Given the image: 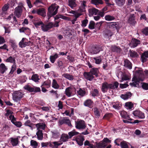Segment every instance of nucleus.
<instances>
[{"label":"nucleus","mask_w":148,"mask_h":148,"mask_svg":"<svg viewBox=\"0 0 148 148\" xmlns=\"http://www.w3.org/2000/svg\"><path fill=\"white\" fill-rule=\"evenodd\" d=\"M136 71L134 74V77L132 79V83L130 84L132 86L136 87L138 85L140 81H143L145 77V75L148 77V71L146 70L143 72L140 68H135Z\"/></svg>","instance_id":"obj_1"},{"label":"nucleus","mask_w":148,"mask_h":148,"mask_svg":"<svg viewBox=\"0 0 148 148\" xmlns=\"http://www.w3.org/2000/svg\"><path fill=\"white\" fill-rule=\"evenodd\" d=\"M59 7L58 5H56L55 4H53L48 8V12L47 13L48 19L57 13Z\"/></svg>","instance_id":"obj_2"},{"label":"nucleus","mask_w":148,"mask_h":148,"mask_svg":"<svg viewBox=\"0 0 148 148\" xmlns=\"http://www.w3.org/2000/svg\"><path fill=\"white\" fill-rule=\"evenodd\" d=\"M24 8L23 4L20 3L19 5L16 7L15 9L14 15L17 17H19L21 15L23 11V8Z\"/></svg>","instance_id":"obj_3"},{"label":"nucleus","mask_w":148,"mask_h":148,"mask_svg":"<svg viewBox=\"0 0 148 148\" xmlns=\"http://www.w3.org/2000/svg\"><path fill=\"white\" fill-rule=\"evenodd\" d=\"M75 92V89L73 86H71L66 88L65 94L68 97L73 95Z\"/></svg>","instance_id":"obj_4"},{"label":"nucleus","mask_w":148,"mask_h":148,"mask_svg":"<svg viewBox=\"0 0 148 148\" xmlns=\"http://www.w3.org/2000/svg\"><path fill=\"white\" fill-rule=\"evenodd\" d=\"M23 94L20 91H16L14 93L13 98L14 101H17L23 97Z\"/></svg>","instance_id":"obj_5"},{"label":"nucleus","mask_w":148,"mask_h":148,"mask_svg":"<svg viewBox=\"0 0 148 148\" xmlns=\"http://www.w3.org/2000/svg\"><path fill=\"white\" fill-rule=\"evenodd\" d=\"M114 88V86L112 84H108L105 82L102 84L101 90L103 92H107L108 89H113Z\"/></svg>","instance_id":"obj_6"},{"label":"nucleus","mask_w":148,"mask_h":148,"mask_svg":"<svg viewBox=\"0 0 148 148\" xmlns=\"http://www.w3.org/2000/svg\"><path fill=\"white\" fill-rule=\"evenodd\" d=\"M101 49L98 46L92 47L89 50V52L92 54H97L100 51Z\"/></svg>","instance_id":"obj_7"},{"label":"nucleus","mask_w":148,"mask_h":148,"mask_svg":"<svg viewBox=\"0 0 148 148\" xmlns=\"http://www.w3.org/2000/svg\"><path fill=\"white\" fill-rule=\"evenodd\" d=\"M75 127L77 129H84L86 126L84 121L82 120L77 121L75 123Z\"/></svg>","instance_id":"obj_8"},{"label":"nucleus","mask_w":148,"mask_h":148,"mask_svg":"<svg viewBox=\"0 0 148 148\" xmlns=\"http://www.w3.org/2000/svg\"><path fill=\"white\" fill-rule=\"evenodd\" d=\"M59 18H61L68 21H70L71 20L70 18L62 15L58 14L54 17V19L55 20V23L58 24L60 22V21L59 20L56 21V20H57Z\"/></svg>","instance_id":"obj_9"},{"label":"nucleus","mask_w":148,"mask_h":148,"mask_svg":"<svg viewBox=\"0 0 148 148\" xmlns=\"http://www.w3.org/2000/svg\"><path fill=\"white\" fill-rule=\"evenodd\" d=\"M42 26V30L44 32H46L53 27L52 22H49L46 25L43 24Z\"/></svg>","instance_id":"obj_10"},{"label":"nucleus","mask_w":148,"mask_h":148,"mask_svg":"<svg viewBox=\"0 0 148 148\" xmlns=\"http://www.w3.org/2000/svg\"><path fill=\"white\" fill-rule=\"evenodd\" d=\"M86 2L85 1H82L81 5L77 10L78 12L79 13H82V15L83 14V13L86 11L85 7L86 6Z\"/></svg>","instance_id":"obj_11"},{"label":"nucleus","mask_w":148,"mask_h":148,"mask_svg":"<svg viewBox=\"0 0 148 148\" xmlns=\"http://www.w3.org/2000/svg\"><path fill=\"white\" fill-rule=\"evenodd\" d=\"M133 115L140 119H144L145 117V115L144 113L139 110H136L133 112Z\"/></svg>","instance_id":"obj_12"},{"label":"nucleus","mask_w":148,"mask_h":148,"mask_svg":"<svg viewBox=\"0 0 148 148\" xmlns=\"http://www.w3.org/2000/svg\"><path fill=\"white\" fill-rule=\"evenodd\" d=\"M140 42L139 40L136 39H132L129 45L131 47L134 48L140 44Z\"/></svg>","instance_id":"obj_13"},{"label":"nucleus","mask_w":148,"mask_h":148,"mask_svg":"<svg viewBox=\"0 0 148 148\" xmlns=\"http://www.w3.org/2000/svg\"><path fill=\"white\" fill-rule=\"evenodd\" d=\"M62 144V142L60 140L58 141H54L50 143L49 146L52 148H58L59 146Z\"/></svg>","instance_id":"obj_14"},{"label":"nucleus","mask_w":148,"mask_h":148,"mask_svg":"<svg viewBox=\"0 0 148 148\" xmlns=\"http://www.w3.org/2000/svg\"><path fill=\"white\" fill-rule=\"evenodd\" d=\"M13 112L10 110H6V113L5 114V115L7 117L8 119L12 121V120L14 119L15 117L14 115H12Z\"/></svg>","instance_id":"obj_15"},{"label":"nucleus","mask_w":148,"mask_h":148,"mask_svg":"<svg viewBox=\"0 0 148 148\" xmlns=\"http://www.w3.org/2000/svg\"><path fill=\"white\" fill-rule=\"evenodd\" d=\"M120 115L123 118L127 119L128 120L132 121V119L130 118L127 114V112L124 110L120 112Z\"/></svg>","instance_id":"obj_16"},{"label":"nucleus","mask_w":148,"mask_h":148,"mask_svg":"<svg viewBox=\"0 0 148 148\" xmlns=\"http://www.w3.org/2000/svg\"><path fill=\"white\" fill-rule=\"evenodd\" d=\"M98 12V10L96 9L95 8H92L88 9V12L89 13V16H91L94 14L96 15L97 14Z\"/></svg>","instance_id":"obj_17"},{"label":"nucleus","mask_w":148,"mask_h":148,"mask_svg":"<svg viewBox=\"0 0 148 148\" xmlns=\"http://www.w3.org/2000/svg\"><path fill=\"white\" fill-rule=\"evenodd\" d=\"M128 22L130 24L133 25L135 24L136 22L134 20V14H131L128 20Z\"/></svg>","instance_id":"obj_18"},{"label":"nucleus","mask_w":148,"mask_h":148,"mask_svg":"<svg viewBox=\"0 0 148 148\" xmlns=\"http://www.w3.org/2000/svg\"><path fill=\"white\" fill-rule=\"evenodd\" d=\"M28 41L27 39L25 38H23L22 40L19 42V45L22 48L28 45Z\"/></svg>","instance_id":"obj_19"},{"label":"nucleus","mask_w":148,"mask_h":148,"mask_svg":"<svg viewBox=\"0 0 148 148\" xmlns=\"http://www.w3.org/2000/svg\"><path fill=\"white\" fill-rule=\"evenodd\" d=\"M84 140L83 137L80 135L76 138V141L77 143L79 145L82 146L83 144V141Z\"/></svg>","instance_id":"obj_20"},{"label":"nucleus","mask_w":148,"mask_h":148,"mask_svg":"<svg viewBox=\"0 0 148 148\" xmlns=\"http://www.w3.org/2000/svg\"><path fill=\"white\" fill-rule=\"evenodd\" d=\"M37 14L45 17L46 16L45 10L43 8L38 9Z\"/></svg>","instance_id":"obj_21"},{"label":"nucleus","mask_w":148,"mask_h":148,"mask_svg":"<svg viewBox=\"0 0 148 148\" xmlns=\"http://www.w3.org/2000/svg\"><path fill=\"white\" fill-rule=\"evenodd\" d=\"M84 76L86 79L90 81L92 80L94 78L93 75L90 72L85 73Z\"/></svg>","instance_id":"obj_22"},{"label":"nucleus","mask_w":148,"mask_h":148,"mask_svg":"<svg viewBox=\"0 0 148 148\" xmlns=\"http://www.w3.org/2000/svg\"><path fill=\"white\" fill-rule=\"evenodd\" d=\"M70 138L69 136L66 134H62L60 140L62 142V143L63 142L67 141L68 139Z\"/></svg>","instance_id":"obj_23"},{"label":"nucleus","mask_w":148,"mask_h":148,"mask_svg":"<svg viewBox=\"0 0 148 148\" xmlns=\"http://www.w3.org/2000/svg\"><path fill=\"white\" fill-rule=\"evenodd\" d=\"M5 19L7 20L10 21L11 22L13 23L16 21V19L15 16H14L13 14H10L7 18H6Z\"/></svg>","instance_id":"obj_24"},{"label":"nucleus","mask_w":148,"mask_h":148,"mask_svg":"<svg viewBox=\"0 0 148 148\" xmlns=\"http://www.w3.org/2000/svg\"><path fill=\"white\" fill-rule=\"evenodd\" d=\"M134 106L133 104L131 102H128L125 104V108L127 110H131Z\"/></svg>","instance_id":"obj_25"},{"label":"nucleus","mask_w":148,"mask_h":148,"mask_svg":"<svg viewBox=\"0 0 148 148\" xmlns=\"http://www.w3.org/2000/svg\"><path fill=\"white\" fill-rule=\"evenodd\" d=\"M69 5L72 9L75 8L77 4L75 0H69Z\"/></svg>","instance_id":"obj_26"},{"label":"nucleus","mask_w":148,"mask_h":148,"mask_svg":"<svg viewBox=\"0 0 148 148\" xmlns=\"http://www.w3.org/2000/svg\"><path fill=\"white\" fill-rule=\"evenodd\" d=\"M24 125L25 126L29 127L32 130L33 129V127L34 126V124L32 123L29 120H27L24 123Z\"/></svg>","instance_id":"obj_27"},{"label":"nucleus","mask_w":148,"mask_h":148,"mask_svg":"<svg viewBox=\"0 0 148 148\" xmlns=\"http://www.w3.org/2000/svg\"><path fill=\"white\" fill-rule=\"evenodd\" d=\"M36 126L37 127V130H42L45 129V125L43 123H39L36 124Z\"/></svg>","instance_id":"obj_28"},{"label":"nucleus","mask_w":148,"mask_h":148,"mask_svg":"<svg viewBox=\"0 0 148 148\" xmlns=\"http://www.w3.org/2000/svg\"><path fill=\"white\" fill-rule=\"evenodd\" d=\"M147 58H148V51H147L144 52L141 56L142 62H145Z\"/></svg>","instance_id":"obj_29"},{"label":"nucleus","mask_w":148,"mask_h":148,"mask_svg":"<svg viewBox=\"0 0 148 148\" xmlns=\"http://www.w3.org/2000/svg\"><path fill=\"white\" fill-rule=\"evenodd\" d=\"M93 102L90 99L86 100L84 103V105L86 106L91 108L93 105Z\"/></svg>","instance_id":"obj_30"},{"label":"nucleus","mask_w":148,"mask_h":148,"mask_svg":"<svg viewBox=\"0 0 148 148\" xmlns=\"http://www.w3.org/2000/svg\"><path fill=\"white\" fill-rule=\"evenodd\" d=\"M58 57V54L57 53H55L54 55L50 56V60L51 62L53 63L56 59Z\"/></svg>","instance_id":"obj_31"},{"label":"nucleus","mask_w":148,"mask_h":148,"mask_svg":"<svg viewBox=\"0 0 148 148\" xmlns=\"http://www.w3.org/2000/svg\"><path fill=\"white\" fill-rule=\"evenodd\" d=\"M36 134L37 136V138L39 140H41L43 138V133L42 130H37Z\"/></svg>","instance_id":"obj_32"},{"label":"nucleus","mask_w":148,"mask_h":148,"mask_svg":"<svg viewBox=\"0 0 148 148\" xmlns=\"http://www.w3.org/2000/svg\"><path fill=\"white\" fill-rule=\"evenodd\" d=\"M131 95L130 92H128L125 94H122L121 96V98L124 100H127L130 98Z\"/></svg>","instance_id":"obj_33"},{"label":"nucleus","mask_w":148,"mask_h":148,"mask_svg":"<svg viewBox=\"0 0 148 148\" xmlns=\"http://www.w3.org/2000/svg\"><path fill=\"white\" fill-rule=\"evenodd\" d=\"M124 66L129 69H131L132 68V64L129 60L127 59H126L124 60Z\"/></svg>","instance_id":"obj_34"},{"label":"nucleus","mask_w":148,"mask_h":148,"mask_svg":"<svg viewBox=\"0 0 148 148\" xmlns=\"http://www.w3.org/2000/svg\"><path fill=\"white\" fill-rule=\"evenodd\" d=\"M7 69V68L5 65L3 63L0 64V71L2 74H3Z\"/></svg>","instance_id":"obj_35"},{"label":"nucleus","mask_w":148,"mask_h":148,"mask_svg":"<svg viewBox=\"0 0 148 148\" xmlns=\"http://www.w3.org/2000/svg\"><path fill=\"white\" fill-rule=\"evenodd\" d=\"M62 76L70 80H73L74 79L73 76L67 73L64 74L62 75Z\"/></svg>","instance_id":"obj_36"},{"label":"nucleus","mask_w":148,"mask_h":148,"mask_svg":"<svg viewBox=\"0 0 148 148\" xmlns=\"http://www.w3.org/2000/svg\"><path fill=\"white\" fill-rule=\"evenodd\" d=\"M11 122L15 126L18 127H21L22 125V124L21 122L16 121L15 118L12 120Z\"/></svg>","instance_id":"obj_37"},{"label":"nucleus","mask_w":148,"mask_h":148,"mask_svg":"<svg viewBox=\"0 0 148 148\" xmlns=\"http://www.w3.org/2000/svg\"><path fill=\"white\" fill-rule=\"evenodd\" d=\"M121 80L120 81L121 82H122L124 80H130L131 77L129 75H127L125 74H123L121 76Z\"/></svg>","instance_id":"obj_38"},{"label":"nucleus","mask_w":148,"mask_h":148,"mask_svg":"<svg viewBox=\"0 0 148 148\" xmlns=\"http://www.w3.org/2000/svg\"><path fill=\"white\" fill-rule=\"evenodd\" d=\"M10 143L13 146H16L18 143V139L11 138Z\"/></svg>","instance_id":"obj_39"},{"label":"nucleus","mask_w":148,"mask_h":148,"mask_svg":"<svg viewBox=\"0 0 148 148\" xmlns=\"http://www.w3.org/2000/svg\"><path fill=\"white\" fill-rule=\"evenodd\" d=\"M93 59L95 61V63L97 64H99L101 62L102 58L101 56H99L94 57L93 58Z\"/></svg>","instance_id":"obj_40"},{"label":"nucleus","mask_w":148,"mask_h":148,"mask_svg":"<svg viewBox=\"0 0 148 148\" xmlns=\"http://www.w3.org/2000/svg\"><path fill=\"white\" fill-rule=\"evenodd\" d=\"M90 72L93 75H95L96 77H97L98 76V74L99 72L98 69L94 68H93L91 70Z\"/></svg>","instance_id":"obj_41"},{"label":"nucleus","mask_w":148,"mask_h":148,"mask_svg":"<svg viewBox=\"0 0 148 148\" xmlns=\"http://www.w3.org/2000/svg\"><path fill=\"white\" fill-rule=\"evenodd\" d=\"M78 134L79 132H76L75 130H73L68 133L69 136L70 138H71L73 136L77 135Z\"/></svg>","instance_id":"obj_42"},{"label":"nucleus","mask_w":148,"mask_h":148,"mask_svg":"<svg viewBox=\"0 0 148 148\" xmlns=\"http://www.w3.org/2000/svg\"><path fill=\"white\" fill-rule=\"evenodd\" d=\"M121 103L119 102H116L113 105V107L116 109H120L122 106Z\"/></svg>","instance_id":"obj_43"},{"label":"nucleus","mask_w":148,"mask_h":148,"mask_svg":"<svg viewBox=\"0 0 148 148\" xmlns=\"http://www.w3.org/2000/svg\"><path fill=\"white\" fill-rule=\"evenodd\" d=\"M104 18L106 21H110L113 20L115 18L114 16L110 15H106Z\"/></svg>","instance_id":"obj_44"},{"label":"nucleus","mask_w":148,"mask_h":148,"mask_svg":"<svg viewBox=\"0 0 148 148\" xmlns=\"http://www.w3.org/2000/svg\"><path fill=\"white\" fill-rule=\"evenodd\" d=\"M5 61L7 62H9L13 64H15V58L12 56H10L8 58L6 59Z\"/></svg>","instance_id":"obj_45"},{"label":"nucleus","mask_w":148,"mask_h":148,"mask_svg":"<svg viewBox=\"0 0 148 148\" xmlns=\"http://www.w3.org/2000/svg\"><path fill=\"white\" fill-rule=\"evenodd\" d=\"M127 143L125 141H121L120 143V146L121 148H129Z\"/></svg>","instance_id":"obj_46"},{"label":"nucleus","mask_w":148,"mask_h":148,"mask_svg":"<svg viewBox=\"0 0 148 148\" xmlns=\"http://www.w3.org/2000/svg\"><path fill=\"white\" fill-rule=\"evenodd\" d=\"M52 86L54 88L57 89L59 87V85L58 84L56 81L55 79L53 80Z\"/></svg>","instance_id":"obj_47"},{"label":"nucleus","mask_w":148,"mask_h":148,"mask_svg":"<svg viewBox=\"0 0 148 148\" xmlns=\"http://www.w3.org/2000/svg\"><path fill=\"white\" fill-rule=\"evenodd\" d=\"M30 145L33 148H37L38 143L34 140H32L30 141Z\"/></svg>","instance_id":"obj_48"},{"label":"nucleus","mask_w":148,"mask_h":148,"mask_svg":"<svg viewBox=\"0 0 148 148\" xmlns=\"http://www.w3.org/2000/svg\"><path fill=\"white\" fill-rule=\"evenodd\" d=\"M31 79L35 82H38L39 80L38 76L37 74L33 75L31 77Z\"/></svg>","instance_id":"obj_49"},{"label":"nucleus","mask_w":148,"mask_h":148,"mask_svg":"<svg viewBox=\"0 0 148 148\" xmlns=\"http://www.w3.org/2000/svg\"><path fill=\"white\" fill-rule=\"evenodd\" d=\"M111 50L113 51H116L117 52H120L121 49L119 47L115 46H112L111 48Z\"/></svg>","instance_id":"obj_50"},{"label":"nucleus","mask_w":148,"mask_h":148,"mask_svg":"<svg viewBox=\"0 0 148 148\" xmlns=\"http://www.w3.org/2000/svg\"><path fill=\"white\" fill-rule=\"evenodd\" d=\"M116 3L119 6L123 5L125 3V0H115Z\"/></svg>","instance_id":"obj_51"},{"label":"nucleus","mask_w":148,"mask_h":148,"mask_svg":"<svg viewBox=\"0 0 148 148\" xmlns=\"http://www.w3.org/2000/svg\"><path fill=\"white\" fill-rule=\"evenodd\" d=\"M24 88L26 90L30 92H32L33 91V88L32 87L29 85H26L24 86Z\"/></svg>","instance_id":"obj_52"},{"label":"nucleus","mask_w":148,"mask_h":148,"mask_svg":"<svg viewBox=\"0 0 148 148\" xmlns=\"http://www.w3.org/2000/svg\"><path fill=\"white\" fill-rule=\"evenodd\" d=\"M141 87L144 90H148V83L142 82L141 83Z\"/></svg>","instance_id":"obj_53"},{"label":"nucleus","mask_w":148,"mask_h":148,"mask_svg":"<svg viewBox=\"0 0 148 148\" xmlns=\"http://www.w3.org/2000/svg\"><path fill=\"white\" fill-rule=\"evenodd\" d=\"M77 93L79 95L82 97L85 94L86 92L81 89L79 88L77 90Z\"/></svg>","instance_id":"obj_54"},{"label":"nucleus","mask_w":148,"mask_h":148,"mask_svg":"<svg viewBox=\"0 0 148 148\" xmlns=\"http://www.w3.org/2000/svg\"><path fill=\"white\" fill-rule=\"evenodd\" d=\"M104 142H101L98 143L97 145V147L98 148H104L106 146V144Z\"/></svg>","instance_id":"obj_55"},{"label":"nucleus","mask_w":148,"mask_h":148,"mask_svg":"<svg viewBox=\"0 0 148 148\" xmlns=\"http://www.w3.org/2000/svg\"><path fill=\"white\" fill-rule=\"evenodd\" d=\"M91 1L92 3L95 5L103 3V2L101 0H92Z\"/></svg>","instance_id":"obj_56"},{"label":"nucleus","mask_w":148,"mask_h":148,"mask_svg":"<svg viewBox=\"0 0 148 148\" xmlns=\"http://www.w3.org/2000/svg\"><path fill=\"white\" fill-rule=\"evenodd\" d=\"M95 23L93 21H90L89 22L88 28L91 29H93L95 28Z\"/></svg>","instance_id":"obj_57"},{"label":"nucleus","mask_w":148,"mask_h":148,"mask_svg":"<svg viewBox=\"0 0 148 148\" xmlns=\"http://www.w3.org/2000/svg\"><path fill=\"white\" fill-rule=\"evenodd\" d=\"M44 23L41 21H40L34 23L35 26L37 28H39L40 27H41V29H42V26L43 25Z\"/></svg>","instance_id":"obj_58"},{"label":"nucleus","mask_w":148,"mask_h":148,"mask_svg":"<svg viewBox=\"0 0 148 148\" xmlns=\"http://www.w3.org/2000/svg\"><path fill=\"white\" fill-rule=\"evenodd\" d=\"M130 55L131 57L134 58L137 57L138 56L136 52L133 51H130Z\"/></svg>","instance_id":"obj_59"},{"label":"nucleus","mask_w":148,"mask_h":148,"mask_svg":"<svg viewBox=\"0 0 148 148\" xmlns=\"http://www.w3.org/2000/svg\"><path fill=\"white\" fill-rule=\"evenodd\" d=\"M94 112L95 115L97 117L100 116V113L99 110L97 108H94Z\"/></svg>","instance_id":"obj_60"},{"label":"nucleus","mask_w":148,"mask_h":148,"mask_svg":"<svg viewBox=\"0 0 148 148\" xmlns=\"http://www.w3.org/2000/svg\"><path fill=\"white\" fill-rule=\"evenodd\" d=\"M82 15V14H76L75 16V18L73 20L71 21L72 24H74L75 22L77 21V18H78L79 16Z\"/></svg>","instance_id":"obj_61"},{"label":"nucleus","mask_w":148,"mask_h":148,"mask_svg":"<svg viewBox=\"0 0 148 148\" xmlns=\"http://www.w3.org/2000/svg\"><path fill=\"white\" fill-rule=\"evenodd\" d=\"M123 122L124 123H132V124L136 123H138L140 122V121H138L137 120H135L134 121V122H131V121H128L127 120H123Z\"/></svg>","instance_id":"obj_62"},{"label":"nucleus","mask_w":148,"mask_h":148,"mask_svg":"<svg viewBox=\"0 0 148 148\" xmlns=\"http://www.w3.org/2000/svg\"><path fill=\"white\" fill-rule=\"evenodd\" d=\"M98 94V91L97 89H94L92 93V96L94 97L97 96Z\"/></svg>","instance_id":"obj_63"},{"label":"nucleus","mask_w":148,"mask_h":148,"mask_svg":"<svg viewBox=\"0 0 148 148\" xmlns=\"http://www.w3.org/2000/svg\"><path fill=\"white\" fill-rule=\"evenodd\" d=\"M88 22V20L86 19L83 20L82 21V27H86Z\"/></svg>","instance_id":"obj_64"}]
</instances>
